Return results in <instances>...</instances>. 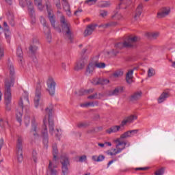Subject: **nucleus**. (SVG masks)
I'll return each mask as SVG.
<instances>
[{"mask_svg": "<svg viewBox=\"0 0 175 175\" xmlns=\"http://www.w3.org/2000/svg\"><path fill=\"white\" fill-rule=\"evenodd\" d=\"M85 91L86 95H88V94H92V92H94V89L91 88V89H89V90H85Z\"/></svg>", "mask_w": 175, "mask_h": 175, "instance_id": "nucleus-62", "label": "nucleus"}, {"mask_svg": "<svg viewBox=\"0 0 175 175\" xmlns=\"http://www.w3.org/2000/svg\"><path fill=\"white\" fill-rule=\"evenodd\" d=\"M60 23L62 25V31L64 35L65 40H68L69 43H73V32H72V30L70 29V25L69 24V22L66 21L65 16H61Z\"/></svg>", "mask_w": 175, "mask_h": 175, "instance_id": "nucleus-3", "label": "nucleus"}, {"mask_svg": "<svg viewBox=\"0 0 175 175\" xmlns=\"http://www.w3.org/2000/svg\"><path fill=\"white\" fill-rule=\"evenodd\" d=\"M63 9L66 12L68 16H70L72 13L70 12V5L68 3V0H63Z\"/></svg>", "mask_w": 175, "mask_h": 175, "instance_id": "nucleus-29", "label": "nucleus"}, {"mask_svg": "<svg viewBox=\"0 0 175 175\" xmlns=\"http://www.w3.org/2000/svg\"><path fill=\"white\" fill-rule=\"evenodd\" d=\"M96 2H98V0H86L85 1V3H86V5H88L89 6H92V5H95Z\"/></svg>", "mask_w": 175, "mask_h": 175, "instance_id": "nucleus-48", "label": "nucleus"}, {"mask_svg": "<svg viewBox=\"0 0 175 175\" xmlns=\"http://www.w3.org/2000/svg\"><path fill=\"white\" fill-rule=\"evenodd\" d=\"M121 124L120 126H111L109 129H108L106 132L107 133H109V135L111 133H117V132H118L120 131V129H121Z\"/></svg>", "mask_w": 175, "mask_h": 175, "instance_id": "nucleus-26", "label": "nucleus"}, {"mask_svg": "<svg viewBox=\"0 0 175 175\" xmlns=\"http://www.w3.org/2000/svg\"><path fill=\"white\" fill-rule=\"evenodd\" d=\"M155 75V70L154 68H149L148 70V77H152Z\"/></svg>", "mask_w": 175, "mask_h": 175, "instance_id": "nucleus-46", "label": "nucleus"}, {"mask_svg": "<svg viewBox=\"0 0 175 175\" xmlns=\"http://www.w3.org/2000/svg\"><path fill=\"white\" fill-rule=\"evenodd\" d=\"M123 75H124V71H122V70L121 69L117 70L112 74V76L115 77V79L121 77V76H123Z\"/></svg>", "mask_w": 175, "mask_h": 175, "instance_id": "nucleus-38", "label": "nucleus"}, {"mask_svg": "<svg viewBox=\"0 0 175 175\" xmlns=\"http://www.w3.org/2000/svg\"><path fill=\"white\" fill-rule=\"evenodd\" d=\"M30 133L34 136L35 139L39 137V129L38 128V122H36L35 117L31 118V129L30 130Z\"/></svg>", "mask_w": 175, "mask_h": 175, "instance_id": "nucleus-10", "label": "nucleus"}, {"mask_svg": "<svg viewBox=\"0 0 175 175\" xmlns=\"http://www.w3.org/2000/svg\"><path fill=\"white\" fill-rule=\"evenodd\" d=\"M105 96L104 94L98 93L97 94V99H102Z\"/></svg>", "mask_w": 175, "mask_h": 175, "instance_id": "nucleus-63", "label": "nucleus"}, {"mask_svg": "<svg viewBox=\"0 0 175 175\" xmlns=\"http://www.w3.org/2000/svg\"><path fill=\"white\" fill-rule=\"evenodd\" d=\"M40 21L41 24L43 25L44 28V33L46 36V39L48 42H51V30L50 27H49V25H47V23H46V19L43 16H40Z\"/></svg>", "mask_w": 175, "mask_h": 175, "instance_id": "nucleus-9", "label": "nucleus"}, {"mask_svg": "<svg viewBox=\"0 0 175 175\" xmlns=\"http://www.w3.org/2000/svg\"><path fill=\"white\" fill-rule=\"evenodd\" d=\"M105 156L103 154H100L98 156L94 155L92 157V161L94 162H103L105 161Z\"/></svg>", "mask_w": 175, "mask_h": 175, "instance_id": "nucleus-34", "label": "nucleus"}, {"mask_svg": "<svg viewBox=\"0 0 175 175\" xmlns=\"http://www.w3.org/2000/svg\"><path fill=\"white\" fill-rule=\"evenodd\" d=\"M98 6H100V8H110V6H111V1H101L99 2Z\"/></svg>", "mask_w": 175, "mask_h": 175, "instance_id": "nucleus-36", "label": "nucleus"}, {"mask_svg": "<svg viewBox=\"0 0 175 175\" xmlns=\"http://www.w3.org/2000/svg\"><path fill=\"white\" fill-rule=\"evenodd\" d=\"M23 137H18L17 142H16V158L18 159V162L21 163L23 162V159L24 157L23 156Z\"/></svg>", "mask_w": 175, "mask_h": 175, "instance_id": "nucleus-7", "label": "nucleus"}, {"mask_svg": "<svg viewBox=\"0 0 175 175\" xmlns=\"http://www.w3.org/2000/svg\"><path fill=\"white\" fill-rule=\"evenodd\" d=\"M8 68L10 70V79H5V92L4 96L5 105L7 106L6 110H8V111H10V107H9V105L12 103V90L10 88L14 85V80L16 79V77L14 76V66L13 65V63L10 62V59H8Z\"/></svg>", "mask_w": 175, "mask_h": 175, "instance_id": "nucleus-2", "label": "nucleus"}, {"mask_svg": "<svg viewBox=\"0 0 175 175\" xmlns=\"http://www.w3.org/2000/svg\"><path fill=\"white\" fill-rule=\"evenodd\" d=\"M3 25L5 27L4 28V33L5 36V39L7 40L8 43H10V30L9 29V25H8V23L4 22Z\"/></svg>", "mask_w": 175, "mask_h": 175, "instance_id": "nucleus-20", "label": "nucleus"}, {"mask_svg": "<svg viewBox=\"0 0 175 175\" xmlns=\"http://www.w3.org/2000/svg\"><path fill=\"white\" fill-rule=\"evenodd\" d=\"M148 167H137L136 168V170H147Z\"/></svg>", "mask_w": 175, "mask_h": 175, "instance_id": "nucleus-64", "label": "nucleus"}, {"mask_svg": "<svg viewBox=\"0 0 175 175\" xmlns=\"http://www.w3.org/2000/svg\"><path fill=\"white\" fill-rule=\"evenodd\" d=\"M96 27H98L97 24L88 25L83 32L84 37L87 38V36H90V35H92V33L94 32V31L96 29Z\"/></svg>", "mask_w": 175, "mask_h": 175, "instance_id": "nucleus-13", "label": "nucleus"}, {"mask_svg": "<svg viewBox=\"0 0 175 175\" xmlns=\"http://www.w3.org/2000/svg\"><path fill=\"white\" fill-rule=\"evenodd\" d=\"M79 162H85V161H87V156L83 155L79 157Z\"/></svg>", "mask_w": 175, "mask_h": 175, "instance_id": "nucleus-61", "label": "nucleus"}, {"mask_svg": "<svg viewBox=\"0 0 175 175\" xmlns=\"http://www.w3.org/2000/svg\"><path fill=\"white\" fill-rule=\"evenodd\" d=\"M41 95L40 88H37L36 90V96L34 98V106L36 108L39 107V102H40Z\"/></svg>", "mask_w": 175, "mask_h": 175, "instance_id": "nucleus-18", "label": "nucleus"}, {"mask_svg": "<svg viewBox=\"0 0 175 175\" xmlns=\"http://www.w3.org/2000/svg\"><path fill=\"white\" fill-rule=\"evenodd\" d=\"M142 92H137L133 94L130 97V102H136L137 100H139L140 98H142Z\"/></svg>", "mask_w": 175, "mask_h": 175, "instance_id": "nucleus-24", "label": "nucleus"}, {"mask_svg": "<svg viewBox=\"0 0 175 175\" xmlns=\"http://www.w3.org/2000/svg\"><path fill=\"white\" fill-rule=\"evenodd\" d=\"M118 23L116 21H111L108 23L102 24L99 26V28H109V27H117Z\"/></svg>", "mask_w": 175, "mask_h": 175, "instance_id": "nucleus-32", "label": "nucleus"}, {"mask_svg": "<svg viewBox=\"0 0 175 175\" xmlns=\"http://www.w3.org/2000/svg\"><path fill=\"white\" fill-rule=\"evenodd\" d=\"M55 169H57V165L50 161L48 166V173H50L51 175H58V171Z\"/></svg>", "mask_w": 175, "mask_h": 175, "instance_id": "nucleus-15", "label": "nucleus"}, {"mask_svg": "<svg viewBox=\"0 0 175 175\" xmlns=\"http://www.w3.org/2000/svg\"><path fill=\"white\" fill-rule=\"evenodd\" d=\"M122 157V154H120L119 156H118L116 158H115L113 160H111L108 163H107V168L110 167V165H111V163H113L114 162H116V161H118V158H121Z\"/></svg>", "mask_w": 175, "mask_h": 175, "instance_id": "nucleus-49", "label": "nucleus"}, {"mask_svg": "<svg viewBox=\"0 0 175 175\" xmlns=\"http://www.w3.org/2000/svg\"><path fill=\"white\" fill-rule=\"evenodd\" d=\"M116 148H122V147H124V148H126V146H127V147H129L131 146V143L129 142H124V141H121V139H116Z\"/></svg>", "mask_w": 175, "mask_h": 175, "instance_id": "nucleus-17", "label": "nucleus"}, {"mask_svg": "<svg viewBox=\"0 0 175 175\" xmlns=\"http://www.w3.org/2000/svg\"><path fill=\"white\" fill-rule=\"evenodd\" d=\"M46 91H48L49 95L51 96H54V95H55V87H57V83H55L54 78L51 77H49L46 81Z\"/></svg>", "mask_w": 175, "mask_h": 175, "instance_id": "nucleus-8", "label": "nucleus"}, {"mask_svg": "<svg viewBox=\"0 0 175 175\" xmlns=\"http://www.w3.org/2000/svg\"><path fill=\"white\" fill-rule=\"evenodd\" d=\"M45 117L43 120V126L41 130V135L43 138V144L45 147H48L47 144H49V131H47V116H48V126L49 128V133L51 136H55V137L59 138L61 134H59V129H57L54 130V120L51 119L53 116V109L51 108H46L45 109Z\"/></svg>", "mask_w": 175, "mask_h": 175, "instance_id": "nucleus-1", "label": "nucleus"}, {"mask_svg": "<svg viewBox=\"0 0 175 175\" xmlns=\"http://www.w3.org/2000/svg\"><path fill=\"white\" fill-rule=\"evenodd\" d=\"M146 36H147V38H148V39H151V40L157 39V38H158V36H159V33H158V32L147 33Z\"/></svg>", "mask_w": 175, "mask_h": 175, "instance_id": "nucleus-39", "label": "nucleus"}, {"mask_svg": "<svg viewBox=\"0 0 175 175\" xmlns=\"http://www.w3.org/2000/svg\"><path fill=\"white\" fill-rule=\"evenodd\" d=\"M36 6H38V10L40 12H42L43 10V4H42V1H41V3H39V4H36Z\"/></svg>", "mask_w": 175, "mask_h": 175, "instance_id": "nucleus-60", "label": "nucleus"}, {"mask_svg": "<svg viewBox=\"0 0 175 175\" xmlns=\"http://www.w3.org/2000/svg\"><path fill=\"white\" fill-rule=\"evenodd\" d=\"M133 79V70H129L126 75V81L128 84H131Z\"/></svg>", "mask_w": 175, "mask_h": 175, "instance_id": "nucleus-30", "label": "nucleus"}, {"mask_svg": "<svg viewBox=\"0 0 175 175\" xmlns=\"http://www.w3.org/2000/svg\"><path fill=\"white\" fill-rule=\"evenodd\" d=\"M107 11L103 10L100 11V16H101V17H106L107 16Z\"/></svg>", "mask_w": 175, "mask_h": 175, "instance_id": "nucleus-54", "label": "nucleus"}, {"mask_svg": "<svg viewBox=\"0 0 175 175\" xmlns=\"http://www.w3.org/2000/svg\"><path fill=\"white\" fill-rule=\"evenodd\" d=\"M109 83H110V81L109 79H99V84L100 85H105L106 84H109Z\"/></svg>", "mask_w": 175, "mask_h": 175, "instance_id": "nucleus-45", "label": "nucleus"}, {"mask_svg": "<svg viewBox=\"0 0 175 175\" xmlns=\"http://www.w3.org/2000/svg\"><path fill=\"white\" fill-rule=\"evenodd\" d=\"M128 2H129V0H120L119 3V9H126V8L129 6Z\"/></svg>", "mask_w": 175, "mask_h": 175, "instance_id": "nucleus-37", "label": "nucleus"}, {"mask_svg": "<svg viewBox=\"0 0 175 175\" xmlns=\"http://www.w3.org/2000/svg\"><path fill=\"white\" fill-rule=\"evenodd\" d=\"M99 105V103L98 101H95V102H88V103H85L83 104H81V107H95V106H98Z\"/></svg>", "mask_w": 175, "mask_h": 175, "instance_id": "nucleus-33", "label": "nucleus"}, {"mask_svg": "<svg viewBox=\"0 0 175 175\" xmlns=\"http://www.w3.org/2000/svg\"><path fill=\"white\" fill-rule=\"evenodd\" d=\"M129 132L132 137V136H135V135H137V133L139 132V129L130 130Z\"/></svg>", "mask_w": 175, "mask_h": 175, "instance_id": "nucleus-56", "label": "nucleus"}, {"mask_svg": "<svg viewBox=\"0 0 175 175\" xmlns=\"http://www.w3.org/2000/svg\"><path fill=\"white\" fill-rule=\"evenodd\" d=\"M170 96L168 92H163L157 99L158 103H163Z\"/></svg>", "mask_w": 175, "mask_h": 175, "instance_id": "nucleus-22", "label": "nucleus"}, {"mask_svg": "<svg viewBox=\"0 0 175 175\" xmlns=\"http://www.w3.org/2000/svg\"><path fill=\"white\" fill-rule=\"evenodd\" d=\"M5 55V49L3 47H0V59Z\"/></svg>", "mask_w": 175, "mask_h": 175, "instance_id": "nucleus-57", "label": "nucleus"}, {"mask_svg": "<svg viewBox=\"0 0 175 175\" xmlns=\"http://www.w3.org/2000/svg\"><path fill=\"white\" fill-rule=\"evenodd\" d=\"M77 95L78 96H83L84 95H86V93H85V90L84 89H81L79 90L78 92H77Z\"/></svg>", "mask_w": 175, "mask_h": 175, "instance_id": "nucleus-52", "label": "nucleus"}, {"mask_svg": "<svg viewBox=\"0 0 175 175\" xmlns=\"http://www.w3.org/2000/svg\"><path fill=\"white\" fill-rule=\"evenodd\" d=\"M27 3L29 14L30 17H31V18H35V8H33V5H32V1H27Z\"/></svg>", "mask_w": 175, "mask_h": 175, "instance_id": "nucleus-21", "label": "nucleus"}, {"mask_svg": "<svg viewBox=\"0 0 175 175\" xmlns=\"http://www.w3.org/2000/svg\"><path fill=\"white\" fill-rule=\"evenodd\" d=\"M143 13V3H140L136 8L135 14L134 16L135 20H137Z\"/></svg>", "mask_w": 175, "mask_h": 175, "instance_id": "nucleus-23", "label": "nucleus"}, {"mask_svg": "<svg viewBox=\"0 0 175 175\" xmlns=\"http://www.w3.org/2000/svg\"><path fill=\"white\" fill-rule=\"evenodd\" d=\"M137 40H139L137 36H129L124 42H118L115 44V47L116 49H119V50L127 47H133V44H135V42H137Z\"/></svg>", "mask_w": 175, "mask_h": 175, "instance_id": "nucleus-5", "label": "nucleus"}, {"mask_svg": "<svg viewBox=\"0 0 175 175\" xmlns=\"http://www.w3.org/2000/svg\"><path fill=\"white\" fill-rule=\"evenodd\" d=\"M54 2L56 5L57 8L59 9V10H61V0H54Z\"/></svg>", "mask_w": 175, "mask_h": 175, "instance_id": "nucleus-53", "label": "nucleus"}, {"mask_svg": "<svg viewBox=\"0 0 175 175\" xmlns=\"http://www.w3.org/2000/svg\"><path fill=\"white\" fill-rule=\"evenodd\" d=\"M111 18H116V20H124V16L120 13H116L111 16Z\"/></svg>", "mask_w": 175, "mask_h": 175, "instance_id": "nucleus-41", "label": "nucleus"}, {"mask_svg": "<svg viewBox=\"0 0 175 175\" xmlns=\"http://www.w3.org/2000/svg\"><path fill=\"white\" fill-rule=\"evenodd\" d=\"M7 16L10 25H11V27H14L16 24V23L14 22V14H13L12 12L9 11L7 13Z\"/></svg>", "mask_w": 175, "mask_h": 175, "instance_id": "nucleus-25", "label": "nucleus"}, {"mask_svg": "<svg viewBox=\"0 0 175 175\" xmlns=\"http://www.w3.org/2000/svg\"><path fill=\"white\" fill-rule=\"evenodd\" d=\"M16 55L18 57L19 64H23V60L24 59V58L23 57V49H21L20 46H18L16 50Z\"/></svg>", "mask_w": 175, "mask_h": 175, "instance_id": "nucleus-31", "label": "nucleus"}, {"mask_svg": "<svg viewBox=\"0 0 175 175\" xmlns=\"http://www.w3.org/2000/svg\"><path fill=\"white\" fill-rule=\"evenodd\" d=\"M170 14V8H163L161 10V12L157 13L158 18H163V17H166Z\"/></svg>", "mask_w": 175, "mask_h": 175, "instance_id": "nucleus-16", "label": "nucleus"}, {"mask_svg": "<svg viewBox=\"0 0 175 175\" xmlns=\"http://www.w3.org/2000/svg\"><path fill=\"white\" fill-rule=\"evenodd\" d=\"M46 10L48 12V18L53 28H55V16L53 14V11L50 10V2L47 1L46 3Z\"/></svg>", "mask_w": 175, "mask_h": 175, "instance_id": "nucleus-11", "label": "nucleus"}, {"mask_svg": "<svg viewBox=\"0 0 175 175\" xmlns=\"http://www.w3.org/2000/svg\"><path fill=\"white\" fill-rule=\"evenodd\" d=\"M128 137H132V135H131V133L129 131L124 133L120 135V139H126Z\"/></svg>", "mask_w": 175, "mask_h": 175, "instance_id": "nucleus-42", "label": "nucleus"}, {"mask_svg": "<svg viewBox=\"0 0 175 175\" xmlns=\"http://www.w3.org/2000/svg\"><path fill=\"white\" fill-rule=\"evenodd\" d=\"M95 68V64H94V63L89 64L86 68V75H94Z\"/></svg>", "mask_w": 175, "mask_h": 175, "instance_id": "nucleus-28", "label": "nucleus"}, {"mask_svg": "<svg viewBox=\"0 0 175 175\" xmlns=\"http://www.w3.org/2000/svg\"><path fill=\"white\" fill-rule=\"evenodd\" d=\"M85 66V63L84 62V59L81 58L77 62V65L75 67L76 70H81Z\"/></svg>", "mask_w": 175, "mask_h": 175, "instance_id": "nucleus-27", "label": "nucleus"}, {"mask_svg": "<svg viewBox=\"0 0 175 175\" xmlns=\"http://www.w3.org/2000/svg\"><path fill=\"white\" fill-rule=\"evenodd\" d=\"M24 103L29 105V99L28 98L27 93H25V96L21 98L18 103V107L16 111V120L19 122L20 125H21V122L23 121L22 118L24 111Z\"/></svg>", "mask_w": 175, "mask_h": 175, "instance_id": "nucleus-4", "label": "nucleus"}, {"mask_svg": "<svg viewBox=\"0 0 175 175\" xmlns=\"http://www.w3.org/2000/svg\"><path fill=\"white\" fill-rule=\"evenodd\" d=\"M124 92V88L121 86L116 87L113 90H109L107 92V96H118L120 94Z\"/></svg>", "mask_w": 175, "mask_h": 175, "instance_id": "nucleus-12", "label": "nucleus"}, {"mask_svg": "<svg viewBox=\"0 0 175 175\" xmlns=\"http://www.w3.org/2000/svg\"><path fill=\"white\" fill-rule=\"evenodd\" d=\"M125 150V147H122V148H115L113 150V152H111L110 150H107L105 152L107 155H110L111 157H114L117 155L118 154H121L122 151Z\"/></svg>", "mask_w": 175, "mask_h": 175, "instance_id": "nucleus-19", "label": "nucleus"}, {"mask_svg": "<svg viewBox=\"0 0 175 175\" xmlns=\"http://www.w3.org/2000/svg\"><path fill=\"white\" fill-rule=\"evenodd\" d=\"M37 50H38V46L36 45H31L29 47V51H31L32 54H35Z\"/></svg>", "mask_w": 175, "mask_h": 175, "instance_id": "nucleus-50", "label": "nucleus"}, {"mask_svg": "<svg viewBox=\"0 0 175 175\" xmlns=\"http://www.w3.org/2000/svg\"><path fill=\"white\" fill-rule=\"evenodd\" d=\"M87 123H85V122H80V123H78L77 124V127L78 128H85V126H87Z\"/></svg>", "mask_w": 175, "mask_h": 175, "instance_id": "nucleus-59", "label": "nucleus"}, {"mask_svg": "<svg viewBox=\"0 0 175 175\" xmlns=\"http://www.w3.org/2000/svg\"><path fill=\"white\" fill-rule=\"evenodd\" d=\"M53 160L55 162L58 161V148L56 144L53 146Z\"/></svg>", "mask_w": 175, "mask_h": 175, "instance_id": "nucleus-35", "label": "nucleus"}, {"mask_svg": "<svg viewBox=\"0 0 175 175\" xmlns=\"http://www.w3.org/2000/svg\"><path fill=\"white\" fill-rule=\"evenodd\" d=\"M88 99H98V93L88 96Z\"/></svg>", "mask_w": 175, "mask_h": 175, "instance_id": "nucleus-55", "label": "nucleus"}, {"mask_svg": "<svg viewBox=\"0 0 175 175\" xmlns=\"http://www.w3.org/2000/svg\"><path fill=\"white\" fill-rule=\"evenodd\" d=\"M92 84H93V85H99V79H93L92 80Z\"/></svg>", "mask_w": 175, "mask_h": 175, "instance_id": "nucleus-58", "label": "nucleus"}, {"mask_svg": "<svg viewBox=\"0 0 175 175\" xmlns=\"http://www.w3.org/2000/svg\"><path fill=\"white\" fill-rule=\"evenodd\" d=\"M163 174H165V167H161V168L157 170L154 172V175H163Z\"/></svg>", "mask_w": 175, "mask_h": 175, "instance_id": "nucleus-44", "label": "nucleus"}, {"mask_svg": "<svg viewBox=\"0 0 175 175\" xmlns=\"http://www.w3.org/2000/svg\"><path fill=\"white\" fill-rule=\"evenodd\" d=\"M32 158H33V162L36 163L38 161V153L36 152V150H33Z\"/></svg>", "mask_w": 175, "mask_h": 175, "instance_id": "nucleus-51", "label": "nucleus"}, {"mask_svg": "<svg viewBox=\"0 0 175 175\" xmlns=\"http://www.w3.org/2000/svg\"><path fill=\"white\" fill-rule=\"evenodd\" d=\"M30 120H31V118L29 117V116L28 115L25 116L24 122H25V126L27 127L29 126Z\"/></svg>", "mask_w": 175, "mask_h": 175, "instance_id": "nucleus-43", "label": "nucleus"}, {"mask_svg": "<svg viewBox=\"0 0 175 175\" xmlns=\"http://www.w3.org/2000/svg\"><path fill=\"white\" fill-rule=\"evenodd\" d=\"M93 64H94L95 68H98V69H105L106 68V64L105 63L96 62Z\"/></svg>", "mask_w": 175, "mask_h": 175, "instance_id": "nucleus-40", "label": "nucleus"}, {"mask_svg": "<svg viewBox=\"0 0 175 175\" xmlns=\"http://www.w3.org/2000/svg\"><path fill=\"white\" fill-rule=\"evenodd\" d=\"M135 120H137V116H136V115H131L126 117L125 119H124L122 121L120 125L121 126H125L126 124H132V122H133Z\"/></svg>", "mask_w": 175, "mask_h": 175, "instance_id": "nucleus-14", "label": "nucleus"}, {"mask_svg": "<svg viewBox=\"0 0 175 175\" xmlns=\"http://www.w3.org/2000/svg\"><path fill=\"white\" fill-rule=\"evenodd\" d=\"M60 162L62 163V175H69V157L63 154L61 157Z\"/></svg>", "mask_w": 175, "mask_h": 175, "instance_id": "nucleus-6", "label": "nucleus"}, {"mask_svg": "<svg viewBox=\"0 0 175 175\" xmlns=\"http://www.w3.org/2000/svg\"><path fill=\"white\" fill-rule=\"evenodd\" d=\"M31 0H19V5L22 7V8H25V6H28V4L27 3V2Z\"/></svg>", "mask_w": 175, "mask_h": 175, "instance_id": "nucleus-47", "label": "nucleus"}]
</instances>
